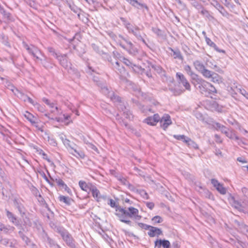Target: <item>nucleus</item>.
<instances>
[{
	"label": "nucleus",
	"instance_id": "f257e3e1",
	"mask_svg": "<svg viewBox=\"0 0 248 248\" xmlns=\"http://www.w3.org/2000/svg\"><path fill=\"white\" fill-rule=\"evenodd\" d=\"M117 203L109 202V205L111 207L115 209V215L119 217L122 222L130 224L131 221L127 219V218L138 217L139 210L136 208L131 207L128 208V211H127L117 205Z\"/></svg>",
	"mask_w": 248,
	"mask_h": 248
},
{
	"label": "nucleus",
	"instance_id": "f03ea898",
	"mask_svg": "<svg viewBox=\"0 0 248 248\" xmlns=\"http://www.w3.org/2000/svg\"><path fill=\"white\" fill-rule=\"evenodd\" d=\"M120 19L124 26L127 30L128 33L133 35L138 41L142 42L145 46H148L145 39L146 38L148 41L147 35L144 33H141V29L139 27L135 24L131 23L124 17H121Z\"/></svg>",
	"mask_w": 248,
	"mask_h": 248
},
{
	"label": "nucleus",
	"instance_id": "7ed1b4c3",
	"mask_svg": "<svg viewBox=\"0 0 248 248\" xmlns=\"http://www.w3.org/2000/svg\"><path fill=\"white\" fill-rule=\"evenodd\" d=\"M23 46L28 53L35 59L36 62H39L46 68L52 67L49 59L45 56L37 47L33 45L29 46L24 43H23Z\"/></svg>",
	"mask_w": 248,
	"mask_h": 248
},
{
	"label": "nucleus",
	"instance_id": "20e7f679",
	"mask_svg": "<svg viewBox=\"0 0 248 248\" xmlns=\"http://www.w3.org/2000/svg\"><path fill=\"white\" fill-rule=\"evenodd\" d=\"M60 64L70 74H75L77 77H79V74L74 68L72 67V64L69 61L67 54H60L56 58Z\"/></svg>",
	"mask_w": 248,
	"mask_h": 248
},
{
	"label": "nucleus",
	"instance_id": "39448f33",
	"mask_svg": "<svg viewBox=\"0 0 248 248\" xmlns=\"http://www.w3.org/2000/svg\"><path fill=\"white\" fill-rule=\"evenodd\" d=\"M97 84L100 87L102 93L109 97L113 102L120 101V97L116 95L113 92L109 91L107 86L101 83H97Z\"/></svg>",
	"mask_w": 248,
	"mask_h": 248
},
{
	"label": "nucleus",
	"instance_id": "423d86ee",
	"mask_svg": "<svg viewBox=\"0 0 248 248\" xmlns=\"http://www.w3.org/2000/svg\"><path fill=\"white\" fill-rule=\"evenodd\" d=\"M106 59L111 63L113 69L118 74H122L125 72L124 68L122 65H120L118 61L115 60L113 62L112 58L108 54H105Z\"/></svg>",
	"mask_w": 248,
	"mask_h": 248
},
{
	"label": "nucleus",
	"instance_id": "0eeeda50",
	"mask_svg": "<svg viewBox=\"0 0 248 248\" xmlns=\"http://www.w3.org/2000/svg\"><path fill=\"white\" fill-rule=\"evenodd\" d=\"M91 192L92 196L97 201L100 202L101 201H109V202H114L112 199H108L106 194H102L97 188L93 186L91 189Z\"/></svg>",
	"mask_w": 248,
	"mask_h": 248
},
{
	"label": "nucleus",
	"instance_id": "6e6552de",
	"mask_svg": "<svg viewBox=\"0 0 248 248\" xmlns=\"http://www.w3.org/2000/svg\"><path fill=\"white\" fill-rule=\"evenodd\" d=\"M193 65L195 69L200 72L203 77L209 73V70L206 69L203 63L199 60L195 61L193 62Z\"/></svg>",
	"mask_w": 248,
	"mask_h": 248
},
{
	"label": "nucleus",
	"instance_id": "1a4fd4ad",
	"mask_svg": "<svg viewBox=\"0 0 248 248\" xmlns=\"http://www.w3.org/2000/svg\"><path fill=\"white\" fill-rule=\"evenodd\" d=\"M176 78L179 83L182 84L186 90L190 91L191 86L185 76L182 73L177 72L176 74Z\"/></svg>",
	"mask_w": 248,
	"mask_h": 248
},
{
	"label": "nucleus",
	"instance_id": "9d476101",
	"mask_svg": "<svg viewBox=\"0 0 248 248\" xmlns=\"http://www.w3.org/2000/svg\"><path fill=\"white\" fill-rule=\"evenodd\" d=\"M161 127L164 130H166L168 126L172 124V121L170 116L168 114H164L160 118L159 121Z\"/></svg>",
	"mask_w": 248,
	"mask_h": 248
},
{
	"label": "nucleus",
	"instance_id": "9b49d317",
	"mask_svg": "<svg viewBox=\"0 0 248 248\" xmlns=\"http://www.w3.org/2000/svg\"><path fill=\"white\" fill-rule=\"evenodd\" d=\"M145 229L148 230V234L151 237L158 236L162 234L160 229L150 225H146Z\"/></svg>",
	"mask_w": 248,
	"mask_h": 248
},
{
	"label": "nucleus",
	"instance_id": "f8f14e48",
	"mask_svg": "<svg viewBox=\"0 0 248 248\" xmlns=\"http://www.w3.org/2000/svg\"><path fill=\"white\" fill-rule=\"evenodd\" d=\"M116 42L124 49L126 48V45H131V41L121 34L116 36Z\"/></svg>",
	"mask_w": 248,
	"mask_h": 248
},
{
	"label": "nucleus",
	"instance_id": "ddd939ff",
	"mask_svg": "<svg viewBox=\"0 0 248 248\" xmlns=\"http://www.w3.org/2000/svg\"><path fill=\"white\" fill-rule=\"evenodd\" d=\"M211 183L217 190L220 194L224 195L227 192L226 188L223 186V184L220 183L217 179H212Z\"/></svg>",
	"mask_w": 248,
	"mask_h": 248
},
{
	"label": "nucleus",
	"instance_id": "4468645a",
	"mask_svg": "<svg viewBox=\"0 0 248 248\" xmlns=\"http://www.w3.org/2000/svg\"><path fill=\"white\" fill-rule=\"evenodd\" d=\"M160 119L159 115L156 113L154 115L153 117L150 116L146 118L144 122L150 125H155L159 122Z\"/></svg>",
	"mask_w": 248,
	"mask_h": 248
},
{
	"label": "nucleus",
	"instance_id": "2eb2a0df",
	"mask_svg": "<svg viewBox=\"0 0 248 248\" xmlns=\"http://www.w3.org/2000/svg\"><path fill=\"white\" fill-rule=\"evenodd\" d=\"M191 82L194 86L197 87L201 86L202 83H205V80L196 74L191 77Z\"/></svg>",
	"mask_w": 248,
	"mask_h": 248
},
{
	"label": "nucleus",
	"instance_id": "dca6fc26",
	"mask_svg": "<svg viewBox=\"0 0 248 248\" xmlns=\"http://www.w3.org/2000/svg\"><path fill=\"white\" fill-rule=\"evenodd\" d=\"M206 78H211V81L218 83L222 81V78L217 74L209 70V73L204 76Z\"/></svg>",
	"mask_w": 248,
	"mask_h": 248
},
{
	"label": "nucleus",
	"instance_id": "f3484780",
	"mask_svg": "<svg viewBox=\"0 0 248 248\" xmlns=\"http://www.w3.org/2000/svg\"><path fill=\"white\" fill-rule=\"evenodd\" d=\"M170 244L168 240L157 239L155 242V248H160L161 246L163 248H170Z\"/></svg>",
	"mask_w": 248,
	"mask_h": 248
},
{
	"label": "nucleus",
	"instance_id": "a211bd4d",
	"mask_svg": "<svg viewBox=\"0 0 248 248\" xmlns=\"http://www.w3.org/2000/svg\"><path fill=\"white\" fill-rule=\"evenodd\" d=\"M25 117L31 124L32 125L38 127V119L28 111L24 114Z\"/></svg>",
	"mask_w": 248,
	"mask_h": 248
},
{
	"label": "nucleus",
	"instance_id": "6ab92c4d",
	"mask_svg": "<svg viewBox=\"0 0 248 248\" xmlns=\"http://www.w3.org/2000/svg\"><path fill=\"white\" fill-rule=\"evenodd\" d=\"M45 116L48 117L49 119L50 118L49 117V114L46 113ZM71 118V116L69 114H63L61 116L56 117L54 118H51V119L55 120L58 122L65 123L67 120H69Z\"/></svg>",
	"mask_w": 248,
	"mask_h": 248
},
{
	"label": "nucleus",
	"instance_id": "aec40b11",
	"mask_svg": "<svg viewBox=\"0 0 248 248\" xmlns=\"http://www.w3.org/2000/svg\"><path fill=\"white\" fill-rule=\"evenodd\" d=\"M78 184L79 187L82 190L85 191L88 193L91 192V189L94 186L91 183L87 184L83 181H79Z\"/></svg>",
	"mask_w": 248,
	"mask_h": 248
},
{
	"label": "nucleus",
	"instance_id": "412c9836",
	"mask_svg": "<svg viewBox=\"0 0 248 248\" xmlns=\"http://www.w3.org/2000/svg\"><path fill=\"white\" fill-rule=\"evenodd\" d=\"M127 2H128L132 6L136 7L137 8H140H140H144L147 11H148L149 8L147 5L144 3H141L139 2L137 0H125Z\"/></svg>",
	"mask_w": 248,
	"mask_h": 248
},
{
	"label": "nucleus",
	"instance_id": "4be33fe9",
	"mask_svg": "<svg viewBox=\"0 0 248 248\" xmlns=\"http://www.w3.org/2000/svg\"><path fill=\"white\" fill-rule=\"evenodd\" d=\"M205 41L207 44L211 46V47L213 48L216 51H217L219 53H225V51L223 49H219L217 46L213 42L212 40L207 36H205Z\"/></svg>",
	"mask_w": 248,
	"mask_h": 248
},
{
	"label": "nucleus",
	"instance_id": "5701e85b",
	"mask_svg": "<svg viewBox=\"0 0 248 248\" xmlns=\"http://www.w3.org/2000/svg\"><path fill=\"white\" fill-rule=\"evenodd\" d=\"M215 127L217 130H220L222 133L225 134V135L228 138H232V136L229 135L228 133V128L223 125L219 123H215Z\"/></svg>",
	"mask_w": 248,
	"mask_h": 248
},
{
	"label": "nucleus",
	"instance_id": "b1692460",
	"mask_svg": "<svg viewBox=\"0 0 248 248\" xmlns=\"http://www.w3.org/2000/svg\"><path fill=\"white\" fill-rule=\"evenodd\" d=\"M206 83H208V82L205 80V83H202V84L199 87H197V89L199 90L200 93L204 95L205 96H208V92L209 87Z\"/></svg>",
	"mask_w": 248,
	"mask_h": 248
},
{
	"label": "nucleus",
	"instance_id": "393cba45",
	"mask_svg": "<svg viewBox=\"0 0 248 248\" xmlns=\"http://www.w3.org/2000/svg\"><path fill=\"white\" fill-rule=\"evenodd\" d=\"M128 52L133 55H136L138 53V49L135 47L133 44L131 42V45H126V48L125 49Z\"/></svg>",
	"mask_w": 248,
	"mask_h": 248
},
{
	"label": "nucleus",
	"instance_id": "a878e982",
	"mask_svg": "<svg viewBox=\"0 0 248 248\" xmlns=\"http://www.w3.org/2000/svg\"><path fill=\"white\" fill-rule=\"evenodd\" d=\"M42 100L45 104L48 105L50 108H54L55 110H57L58 111V114L60 113L59 108L55 106V104L54 102H51L50 100L46 98H43Z\"/></svg>",
	"mask_w": 248,
	"mask_h": 248
},
{
	"label": "nucleus",
	"instance_id": "bb28decb",
	"mask_svg": "<svg viewBox=\"0 0 248 248\" xmlns=\"http://www.w3.org/2000/svg\"><path fill=\"white\" fill-rule=\"evenodd\" d=\"M186 143L190 148H193L195 149H198L199 148L198 144L189 138H186Z\"/></svg>",
	"mask_w": 248,
	"mask_h": 248
},
{
	"label": "nucleus",
	"instance_id": "cd10ccee",
	"mask_svg": "<svg viewBox=\"0 0 248 248\" xmlns=\"http://www.w3.org/2000/svg\"><path fill=\"white\" fill-rule=\"evenodd\" d=\"M170 50L173 52L172 56L174 59H178L181 60H183V57L181 52L179 50H174L171 48H170Z\"/></svg>",
	"mask_w": 248,
	"mask_h": 248
},
{
	"label": "nucleus",
	"instance_id": "c85d7f7f",
	"mask_svg": "<svg viewBox=\"0 0 248 248\" xmlns=\"http://www.w3.org/2000/svg\"><path fill=\"white\" fill-rule=\"evenodd\" d=\"M120 60L126 66H128L130 67L133 68L134 66H135L136 65L133 64L131 61L129 60L126 59L123 56H120L119 57Z\"/></svg>",
	"mask_w": 248,
	"mask_h": 248
},
{
	"label": "nucleus",
	"instance_id": "c756f323",
	"mask_svg": "<svg viewBox=\"0 0 248 248\" xmlns=\"http://www.w3.org/2000/svg\"><path fill=\"white\" fill-rule=\"evenodd\" d=\"M50 179L53 181L55 182L57 184L61 187L62 188H67V185L65 184L63 180H62L60 178H56L55 180L52 179L51 176L49 175Z\"/></svg>",
	"mask_w": 248,
	"mask_h": 248
},
{
	"label": "nucleus",
	"instance_id": "7c9ffc66",
	"mask_svg": "<svg viewBox=\"0 0 248 248\" xmlns=\"http://www.w3.org/2000/svg\"><path fill=\"white\" fill-rule=\"evenodd\" d=\"M209 87L208 92V96L210 95L215 94L217 93V91L216 88L212 85L210 83L208 82V83H206Z\"/></svg>",
	"mask_w": 248,
	"mask_h": 248
},
{
	"label": "nucleus",
	"instance_id": "2f4dec72",
	"mask_svg": "<svg viewBox=\"0 0 248 248\" xmlns=\"http://www.w3.org/2000/svg\"><path fill=\"white\" fill-rule=\"evenodd\" d=\"M0 39L1 42L5 46L8 47H10V44L8 42V39L7 36L4 35V34H1L0 35Z\"/></svg>",
	"mask_w": 248,
	"mask_h": 248
},
{
	"label": "nucleus",
	"instance_id": "473e14b6",
	"mask_svg": "<svg viewBox=\"0 0 248 248\" xmlns=\"http://www.w3.org/2000/svg\"><path fill=\"white\" fill-rule=\"evenodd\" d=\"M113 102L115 103H117V107L120 110H121L122 111H123V112H124V111H125L127 109L126 107L124 105V103L122 102L121 98L120 101H116Z\"/></svg>",
	"mask_w": 248,
	"mask_h": 248
},
{
	"label": "nucleus",
	"instance_id": "72a5a7b5",
	"mask_svg": "<svg viewBox=\"0 0 248 248\" xmlns=\"http://www.w3.org/2000/svg\"><path fill=\"white\" fill-rule=\"evenodd\" d=\"M61 235L63 238V239L67 242V243H70L72 241V238L70 236V235L66 232H62L61 233Z\"/></svg>",
	"mask_w": 248,
	"mask_h": 248
},
{
	"label": "nucleus",
	"instance_id": "f704fd0d",
	"mask_svg": "<svg viewBox=\"0 0 248 248\" xmlns=\"http://www.w3.org/2000/svg\"><path fill=\"white\" fill-rule=\"evenodd\" d=\"M3 18L6 20V21L8 23L14 22L15 21V17L14 16L9 12H8L7 14L4 16Z\"/></svg>",
	"mask_w": 248,
	"mask_h": 248
},
{
	"label": "nucleus",
	"instance_id": "c9c22d12",
	"mask_svg": "<svg viewBox=\"0 0 248 248\" xmlns=\"http://www.w3.org/2000/svg\"><path fill=\"white\" fill-rule=\"evenodd\" d=\"M184 70L186 71L187 74L190 77L193 76L195 73H194L191 69V67L189 65H186L184 67Z\"/></svg>",
	"mask_w": 248,
	"mask_h": 248
},
{
	"label": "nucleus",
	"instance_id": "e433bc0d",
	"mask_svg": "<svg viewBox=\"0 0 248 248\" xmlns=\"http://www.w3.org/2000/svg\"><path fill=\"white\" fill-rule=\"evenodd\" d=\"M6 215L8 218L12 222L15 223L16 222V218L11 212H9V211H7Z\"/></svg>",
	"mask_w": 248,
	"mask_h": 248
},
{
	"label": "nucleus",
	"instance_id": "4c0bfd02",
	"mask_svg": "<svg viewBox=\"0 0 248 248\" xmlns=\"http://www.w3.org/2000/svg\"><path fill=\"white\" fill-rule=\"evenodd\" d=\"M132 101L137 107H138L143 112H145V110L143 109V106H142L138 100L132 99Z\"/></svg>",
	"mask_w": 248,
	"mask_h": 248
},
{
	"label": "nucleus",
	"instance_id": "58836bf2",
	"mask_svg": "<svg viewBox=\"0 0 248 248\" xmlns=\"http://www.w3.org/2000/svg\"><path fill=\"white\" fill-rule=\"evenodd\" d=\"M173 137L176 140H183L186 143V140L187 137L184 135H174Z\"/></svg>",
	"mask_w": 248,
	"mask_h": 248
},
{
	"label": "nucleus",
	"instance_id": "ea45409f",
	"mask_svg": "<svg viewBox=\"0 0 248 248\" xmlns=\"http://www.w3.org/2000/svg\"><path fill=\"white\" fill-rule=\"evenodd\" d=\"M17 96L22 101L26 102L28 96L21 92L18 91Z\"/></svg>",
	"mask_w": 248,
	"mask_h": 248
},
{
	"label": "nucleus",
	"instance_id": "a19ab883",
	"mask_svg": "<svg viewBox=\"0 0 248 248\" xmlns=\"http://www.w3.org/2000/svg\"><path fill=\"white\" fill-rule=\"evenodd\" d=\"M152 31L154 32L155 34H156L158 36H163V32L162 31L157 28H154L153 27L152 29Z\"/></svg>",
	"mask_w": 248,
	"mask_h": 248
},
{
	"label": "nucleus",
	"instance_id": "79ce46f5",
	"mask_svg": "<svg viewBox=\"0 0 248 248\" xmlns=\"http://www.w3.org/2000/svg\"><path fill=\"white\" fill-rule=\"evenodd\" d=\"M34 107L36 108L39 111L41 112H44L45 111V108L44 106H42L40 104L36 102Z\"/></svg>",
	"mask_w": 248,
	"mask_h": 248
},
{
	"label": "nucleus",
	"instance_id": "37998d69",
	"mask_svg": "<svg viewBox=\"0 0 248 248\" xmlns=\"http://www.w3.org/2000/svg\"><path fill=\"white\" fill-rule=\"evenodd\" d=\"M123 114L124 116L127 119H131L133 117L132 114L131 113L130 111L128 109L125 111H124Z\"/></svg>",
	"mask_w": 248,
	"mask_h": 248
},
{
	"label": "nucleus",
	"instance_id": "c03bdc74",
	"mask_svg": "<svg viewBox=\"0 0 248 248\" xmlns=\"http://www.w3.org/2000/svg\"><path fill=\"white\" fill-rule=\"evenodd\" d=\"M93 47L94 50L97 53L101 55H104L105 58H106V56L105 55V54H107V53H105L103 52L102 50H100L99 47L94 44L93 45Z\"/></svg>",
	"mask_w": 248,
	"mask_h": 248
},
{
	"label": "nucleus",
	"instance_id": "a18cd8bd",
	"mask_svg": "<svg viewBox=\"0 0 248 248\" xmlns=\"http://www.w3.org/2000/svg\"><path fill=\"white\" fill-rule=\"evenodd\" d=\"M152 220L155 223H160L163 221V219L161 217L156 216L152 218Z\"/></svg>",
	"mask_w": 248,
	"mask_h": 248
},
{
	"label": "nucleus",
	"instance_id": "49530a36",
	"mask_svg": "<svg viewBox=\"0 0 248 248\" xmlns=\"http://www.w3.org/2000/svg\"><path fill=\"white\" fill-rule=\"evenodd\" d=\"M14 230V227H7L4 225L3 227L2 228V229L0 232H2L4 233H8L10 231H13Z\"/></svg>",
	"mask_w": 248,
	"mask_h": 248
},
{
	"label": "nucleus",
	"instance_id": "de8ad7c7",
	"mask_svg": "<svg viewBox=\"0 0 248 248\" xmlns=\"http://www.w3.org/2000/svg\"><path fill=\"white\" fill-rule=\"evenodd\" d=\"M47 50H48V51L55 58H57V57H58L60 54H58L55 51V49L52 47H48L47 48Z\"/></svg>",
	"mask_w": 248,
	"mask_h": 248
},
{
	"label": "nucleus",
	"instance_id": "09e8293b",
	"mask_svg": "<svg viewBox=\"0 0 248 248\" xmlns=\"http://www.w3.org/2000/svg\"><path fill=\"white\" fill-rule=\"evenodd\" d=\"M47 139L48 142L50 145L53 146H56L57 145L56 140L53 138L47 136Z\"/></svg>",
	"mask_w": 248,
	"mask_h": 248
},
{
	"label": "nucleus",
	"instance_id": "8fccbe9b",
	"mask_svg": "<svg viewBox=\"0 0 248 248\" xmlns=\"http://www.w3.org/2000/svg\"><path fill=\"white\" fill-rule=\"evenodd\" d=\"M70 153L77 157H80L81 158H83L85 157L84 153L81 151H78V152H77V155L74 154L73 152H71Z\"/></svg>",
	"mask_w": 248,
	"mask_h": 248
},
{
	"label": "nucleus",
	"instance_id": "3c124183",
	"mask_svg": "<svg viewBox=\"0 0 248 248\" xmlns=\"http://www.w3.org/2000/svg\"><path fill=\"white\" fill-rule=\"evenodd\" d=\"M116 120H117L119 123L122 125H124L125 127H126L127 126V124L126 122H124L123 119H122L121 118H119V115L118 114H117L116 116Z\"/></svg>",
	"mask_w": 248,
	"mask_h": 248
},
{
	"label": "nucleus",
	"instance_id": "603ef678",
	"mask_svg": "<svg viewBox=\"0 0 248 248\" xmlns=\"http://www.w3.org/2000/svg\"><path fill=\"white\" fill-rule=\"evenodd\" d=\"M201 8L202 9V10L200 12V13L203 16H204L206 17H209L210 16V14H209V12L207 10L204 9L202 7Z\"/></svg>",
	"mask_w": 248,
	"mask_h": 248
},
{
	"label": "nucleus",
	"instance_id": "864d4df0",
	"mask_svg": "<svg viewBox=\"0 0 248 248\" xmlns=\"http://www.w3.org/2000/svg\"><path fill=\"white\" fill-rule=\"evenodd\" d=\"M134 170L137 172V175L144 177L145 173L137 167H134Z\"/></svg>",
	"mask_w": 248,
	"mask_h": 248
},
{
	"label": "nucleus",
	"instance_id": "5fc2aeb1",
	"mask_svg": "<svg viewBox=\"0 0 248 248\" xmlns=\"http://www.w3.org/2000/svg\"><path fill=\"white\" fill-rule=\"evenodd\" d=\"M26 3L31 7L35 8L36 5L33 0H25Z\"/></svg>",
	"mask_w": 248,
	"mask_h": 248
},
{
	"label": "nucleus",
	"instance_id": "6e6d98bb",
	"mask_svg": "<svg viewBox=\"0 0 248 248\" xmlns=\"http://www.w3.org/2000/svg\"><path fill=\"white\" fill-rule=\"evenodd\" d=\"M215 7L218 10L221 14H223L222 11L224 10V7L221 5L219 2L215 6Z\"/></svg>",
	"mask_w": 248,
	"mask_h": 248
},
{
	"label": "nucleus",
	"instance_id": "4d7b16f0",
	"mask_svg": "<svg viewBox=\"0 0 248 248\" xmlns=\"http://www.w3.org/2000/svg\"><path fill=\"white\" fill-rule=\"evenodd\" d=\"M17 58H16L15 57L13 56H11L10 59L12 63L16 66H17L19 65L18 63H16V60Z\"/></svg>",
	"mask_w": 248,
	"mask_h": 248
},
{
	"label": "nucleus",
	"instance_id": "13d9d810",
	"mask_svg": "<svg viewBox=\"0 0 248 248\" xmlns=\"http://www.w3.org/2000/svg\"><path fill=\"white\" fill-rule=\"evenodd\" d=\"M41 175L42 176L43 178L51 186H53V184L51 182V181L48 179V178L46 175L45 172H40Z\"/></svg>",
	"mask_w": 248,
	"mask_h": 248
},
{
	"label": "nucleus",
	"instance_id": "bf43d9fd",
	"mask_svg": "<svg viewBox=\"0 0 248 248\" xmlns=\"http://www.w3.org/2000/svg\"><path fill=\"white\" fill-rule=\"evenodd\" d=\"M140 193L141 195V196L143 197V198H144L145 199H148V194L145 190H140Z\"/></svg>",
	"mask_w": 248,
	"mask_h": 248
},
{
	"label": "nucleus",
	"instance_id": "052dcab7",
	"mask_svg": "<svg viewBox=\"0 0 248 248\" xmlns=\"http://www.w3.org/2000/svg\"><path fill=\"white\" fill-rule=\"evenodd\" d=\"M59 199L61 202H68V200H69L68 197L64 196H60Z\"/></svg>",
	"mask_w": 248,
	"mask_h": 248
},
{
	"label": "nucleus",
	"instance_id": "680f3d73",
	"mask_svg": "<svg viewBox=\"0 0 248 248\" xmlns=\"http://www.w3.org/2000/svg\"><path fill=\"white\" fill-rule=\"evenodd\" d=\"M228 133L229 134V135L232 136V138H229L231 139H235V140H238L239 138L237 136H236L234 133L232 132H229L228 131Z\"/></svg>",
	"mask_w": 248,
	"mask_h": 248
},
{
	"label": "nucleus",
	"instance_id": "e2e57ef3",
	"mask_svg": "<svg viewBox=\"0 0 248 248\" xmlns=\"http://www.w3.org/2000/svg\"><path fill=\"white\" fill-rule=\"evenodd\" d=\"M62 142L66 146L69 147L70 148L71 147V145H70V141L66 138L64 139Z\"/></svg>",
	"mask_w": 248,
	"mask_h": 248
},
{
	"label": "nucleus",
	"instance_id": "0e129e2a",
	"mask_svg": "<svg viewBox=\"0 0 248 248\" xmlns=\"http://www.w3.org/2000/svg\"><path fill=\"white\" fill-rule=\"evenodd\" d=\"M121 182L125 186H130V184L129 183V182L125 179V178H122L120 180Z\"/></svg>",
	"mask_w": 248,
	"mask_h": 248
},
{
	"label": "nucleus",
	"instance_id": "69168bd1",
	"mask_svg": "<svg viewBox=\"0 0 248 248\" xmlns=\"http://www.w3.org/2000/svg\"><path fill=\"white\" fill-rule=\"evenodd\" d=\"M215 138L216 139V141L217 142H218V143L222 142V140H221V138L219 135H218L217 134H216L215 135Z\"/></svg>",
	"mask_w": 248,
	"mask_h": 248
},
{
	"label": "nucleus",
	"instance_id": "338daca9",
	"mask_svg": "<svg viewBox=\"0 0 248 248\" xmlns=\"http://www.w3.org/2000/svg\"><path fill=\"white\" fill-rule=\"evenodd\" d=\"M214 7L218 3L217 0H207Z\"/></svg>",
	"mask_w": 248,
	"mask_h": 248
},
{
	"label": "nucleus",
	"instance_id": "774afa93",
	"mask_svg": "<svg viewBox=\"0 0 248 248\" xmlns=\"http://www.w3.org/2000/svg\"><path fill=\"white\" fill-rule=\"evenodd\" d=\"M27 101L29 102L30 104L32 105L33 106H34L35 104L36 103V102L34 101L31 98L28 96L27 99Z\"/></svg>",
	"mask_w": 248,
	"mask_h": 248
}]
</instances>
